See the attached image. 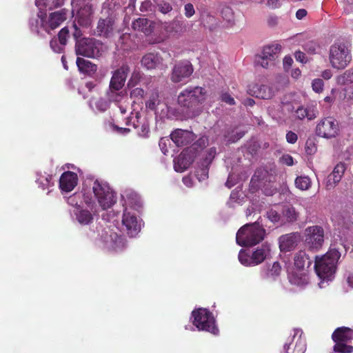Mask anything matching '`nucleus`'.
Segmentation results:
<instances>
[{"mask_svg":"<svg viewBox=\"0 0 353 353\" xmlns=\"http://www.w3.org/2000/svg\"><path fill=\"white\" fill-rule=\"evenodd\" d=\"M336 81L341 85L353 82V69L348 70L343 74L337 77Z\"/></svg>","mask_w":353,"mask_h":353,"instance_id":"3c124183","label":"nucleus"},{"mask_svg":"<svg viewBox=\"0 0 353 353\" xmlns=\"http://www.w3.org/2000/svg\"><path fill=\"white\" fill-rule=\"evenodd\" d=\"M114 30V21L111 17L100 19L97 26V34L106 38L113 36Z\"/></svg>","mask_w":353,"mask_h":353,"instance_id":"bb28decb","label":"nucleus"},{"mask_svg":"<svg viewBox=\"0 0 353 353\" xmlns=\"http://www.w3.org/2000/svg\"><path fill=\"white\" fill-rule=\"evenodd\" d=\"M35 182L38 187L43 190L48 189L54 185L52 176L46 172H37Z\"/></svg>","mask_w":353,"mask_h":353,"instance_id":"f704fd0d","label":"nucleus"},{"mask_svg":"<svg viewBox=\"0 0 353 353\" xmlns=\"http://www.w3.org/2000/svg\"><path fill=\"white\" fill-rule=\"evenodd\" d=\"M303 48L307 52L314 54L319 48V45L314 41H310L304 45Z\"/></svg>","mask_w":353,"mask_h":353,"instance_id":"6e6d98bb","label":"nucleus"},{"mask_svg":"<svg viewBox=\"0 0 353 353\" xmlns=\"http://www.w3.org/2000/svg\"><path fill=\"white\" fill-rule=\"evenodd\" d=\"M216 154V150L215 148H212L208 151V154L204 159L203 163L206 164L207 165H209L211 162L212 161L213 159L214 158L215 155Z\"/></svg>","mask_w":353,"mask_h":353,"instance_id":"e2e57ef3","label":"nucleus"},{"mask_svg":"<svg viewBox=\"0 0 353 353\" xmlns=\"http://www.w3.org/2000/svg\"><path fill=\"white\" fill-rule=\"evenodd\" d=\"M267 218L269 221L277 225H283V221L282 213H280L274 209H270L267 212Z\"/></svg>","mask_w":353,"mask_h":353,"instance_id":"c03bdc74","label":"nucleus"},{"mask_svg":"<svg viewBox=\"0 0 353 353\" xmlns=\"http://www.w3.org/2000/svg\"><path fill=\"white\" fill-rule=\"evenodd\" d=\"M121 203L123 210L138 211L142 205L139 195L132 190H126L121 194Z\"/></svg>","mask_w":353,"mask_h":353,"instance_id":"6ab92c4d","label":"nucleus"},{"mask_svg":"<svg viewBox=\"0 0 353 353\" xmlns=\"http://www.w3.org/2000/svg\"><path fill=\"white\" fill-rule=\"evenodd\" d=\"M250 95L255 96L257 98L263 99H269L274 96L273 89L268 85H250L248 90Z\"/></svg>","mask_w":353,"mask_h":353,"instance_id":"cd10ccee","label":"nucleus"},{"mask_svg":"<svg viewBox=\"0 0 353 353\" xmlns=\"http://www.w3.org/2000/svg\"><path fill=\"white\" fill-rule=\"evenodd\" d=\"M340 257L341 253L335 248H330L324 255L316 257L314 269L320 279V288H325L334 279Z\"/></svg>","mask_w":353,"mask_h":353,"instance_id":"f03ea898","label":"nucleus"},{"mask_svg":"<svg viewBox=\"0 0 353 353\" xmlns=\"http://www.w3.org/2000/svg\"><path fill=\"white\" fill-rule=\"evenodd\" d=\"M158 7L159 11L163 14H167L172 10L171 5L167 2H163L161 3H159L158 5Z\"/></svg>","mask_w":353,"mask_h":353,"instance_id":"69168bd1","label":"nucleus"},{"mask_svg":"<svg viewBox=\"0 0 353 353\" xmlns=\"http://www.w3.org/2000/svg\"><path fill=\"white\" fill-rule=\"evenodd\" d=\"M110 105V101L109 98H99L97 99H92L89 101L90 108L99 112H105L109 108Z\"/></svg>","mask_w":353,"mask_h":353,"instance_id":"e433bc0d","label":"nucleus"},{"mask_svg":"<svg viewBox=\"0 0 353 353\" xmlns=\"http://www.w3.org/2000/svg\"><path fill=\"white\" fill-rule=\"evenodd\" d=\"M281 271V266L277 261L274 262L272 265H268L263 268L261 271V276L264 279L270 280H276L279 276Z\"/></svg>","mask_w":353,"mask_h":353,"instance_id":"473e14b6","label":"nucleus"},{"mask_svg":"<svg viewBox=\"0 0 353 353\" xmlns=\"http://www.w3.org/2000/svg\"><path fill=\"white\" fill-rule=\"evenodd\" d=\"M301 241V234L292 232L282 235L279 239V248L281 252H289L296 248Z\"/></svg>","mask_w":353,"mask_h":353,"instance_id":"4be33fe9","label":"nucleus"},{"mask_svg":"<svg viewBox=\"0 0 353 353\" xmlns=\"http://www.w3.org/2000/svg\"><path fill=\"white\" fill-rule=\"evenodd\" d=\"M64 0H36L35 4L39 11L32 16L29 21V26L31 31L37 35L44 37L49 34V29L47 24V15L42 10V7L51 9L52 7H59L63 4Z\"/></svg>","mask_w":353,"mask_h":353,"instance_id":"7ed1b4c3","label":"nucleus"},{"mask_svg":"<svg viewBox=\"0 0 353 353\" xmlns=\"http://www.w3.org/2000/svg\"><path fill=\"white\" fill-rule=\"evenodd\" d=\"M107 97L111 102L119 103L123 99L126 98L125 93L123 91L116 90L114 89H109L107 92Z\"/></svg>","mask_w":353,"mask_h":353,"instance_id":"a18cd8bd","label":"nucleus"},{"mask_svg":"<svg viewBox=\"0 0 353 353\" xmlns=\"http://www.w3.org/2000/svg\"><path fill=\"white\" fill-rule=\"evenodd\" d=\"M161 58L156 54L148 53L143 57L141 65L148 70L154 69L161 67Z\"/></svg>","mask_w":353,"mask_h":353,"instance_id":"2f4dec72","label":"nucleus"},{"mask_svg":"<svg viewBox=\"0 0 353 353\" xmlns=\"http://www.w3.org/2000/svg\"><path fill=\"white\" fill-rule=\"evenodd\" d=\"M142 119H147V117L139 112L132 113L128 119L126 124L132 125L134 129L137 130L141 125V121L142 122Z\"/></svg>","mask_w":353,"mask_h":353,"instance_id":"49530a36","label":"nucleus"},{"mask_svg":"<svg viewBox=\"0 0 353 353\" xmlns=\"http://www.w3.org/2000/svg\"><path fill=\"white\" fill-rule=\"evenodd\" d=\"M329 60L332 68L337 70L345 68L352 60L348 43L343 41H336L330 48Z\"/></svg>","mask_w":353,"mask_h":353,"instance_id":"0eeeda50","label":"nucleus"},{"mask_svg":"<svg viewBox=\"0 0 353 353\" xmlns=\"http://www.w3.org/2000/svg\"><path fill=\"white\" fill-rule=\"evenodd\" d=\"M103 48V43L94 38H83L76 43L75 50L77 55L97 58L101 54Z\"/></svg>","mask_w":353,"mask_h":353,"instance_id":"9b49d317","label":"nucleus"},{"mask_svg":"<svg viewBox=\"0 0 353 353\" xmlns=\"http://www.w3.org/2000/svg\"><path fill=\"white\" fill-rule=\"evenodd\" d=\"M130 71L127 65H123L114 71L112 74L109 89L120 90L124 85L127 75Z\"/></svg>","mask_w":353,"mask_h":353,"instance_id":"5701e85b","label":"nucleus"},{"mask_svg":"<svg viewBox=\"0 0 353 353\" xmlns=\"http://www.w3.org/2000/svg\"><path fill=\"white\" fill-rule=\"evenodd\" d=\"M190 319L199 331L208 332L214 335L219 332L213 314L206 308L194 309Z\"/></svg>","mask_w":353,"mask_h":353,"instance_id":"1a4fd4ad","label":"nucleus"},{"mask_svg":"<svg viewBox=\"0 0 353 353\" xmlns=\"http://www.w3.org/2000/svg\"><path fill=\"white\" fill-rule=\"evenodd\" d=\"M280 161L283 164H285L288 166H292L294 165L293 157L288 154H283L281 157Z\"/></svg>","mask_w":353,"mask_h":353,"instance_id":"0e129e2a","label":"nucleus"},{"mask_svg":"<svg viewBox=\"0 0 353 353\" xmlns=\"http://www.w3.org/2000/svg\"><path fill=\"white\" fill-rule=\"evenodd\" d=\"M335 345L333 347L334 353H352L353 346L348 345L353 339V330L341 327L335 330L332 335Z\"/></svg>","mask_w":353,"mask_h":353,"instance_id":"9d476101","label":"nucleus"},{"mask_svg":"<svg viewBox=\"0 0 353 353\" xmlns=\"http://www.w3.org/2000/svg\"><path fill=\"white\" fill-rule=\"evenodd\" d=\"M165 30L172 34H180L185 30L184 23L179 20H174L165 26Z\"/></svg>","mask_w":353,"mask_h":353,"instance_id":"4c0bfd02","label":"nucleus"},{"mask_svg":"<svg viewBox=\"0 0 353 353\" xmlns=\"http://www.w3.org/2000/svg\"><path fill=\"white\" fill-rule=\"evenodd\" d=\"M95 201L103 210L112 208L117 202V194L110 185L103 180H88L83 185L81 192H76L67 198V203L74 208L82 207L94 209Z\"/></svg>","mask_w":353,"mask_h":353,"instance_id":"f257e3e1","label":"nucleus"},{"mask_svg":"<svg viewBox=\"0 0 353 353\" xmlns=\"http://www.w3.org/2000/svg\"><path fill=\"white\" fill-rule=\"evenodd\" d=\"M207 98L205 88L199 86L188 87L178 96V103L190 112L194 113L197 106Z\"/></svg>","mask_w":353,"mask_h":353,"instance_id":"6e6552de","label":"nucleus"},{"mask_svg":"<svg viewBox=\"0 0 353 353\" xmlns=\"http://www.w3.org/2000/svg\"><path fill=\"white\" fill-rule=\"evenodd\" d=\"M208 166L203 163L201 166L196 169L195 174L199 181H203L208 178Z\"/></svg>","mask_w":353,"mask_h":353,"instance_id":"8fccbe9b","label":"nucleus"},{"mask_svg":"<svg viewBox=\"0 0 353 353\" xmlns=\"http://www.w3.org/2000/svg\"><path fill=\"white\" fill-rule=\"evenodd\" d=\"M144 96V90L141 88H136L131 90L130 97L134 100L141 99Z\"/></svg>","mask_w":353,"mask_h":353,"instance_id":"680f3d73","label":"nucleus"},{"mask_svg":"<svg viewBox=\"0 0 353 353\" xmlns=\"http://www.w3.org/2000/svg\"><path fill=\"white\" fill-rule=\"evenodd\" d=\"M101 208L97 201H95V207L94 209L88 208L89 209L83 207H77L74 208L71 212L70 216L72 221L81 226L90 225L92 224L94 219V216L98 212V208Z\"/></svg>","mask_w":353,"mask_h":353,"instance_id":"4468645a","label":"nucleus"},{"mask_svg":"<svg viewBox=\"0 0 353 353\" xmlns=\"http://www.w3.org/2000/svg\"><path fill=\"white\" fill-rule=\"evenodd\" d=\"M323 81L321 79H316L312 81V87L315 92H321L323 90Z\"/></svg>","mask_w":353,"mask_h":353,"instance_id":"052dcab7","label":"nucleus"},{"mask_svg":"<svg viewBox=\"0 0 353 353\" xmlns=\"http://www.w3.org/2000/svg\"><path fill=\"white\" fill-rule=\"evenodd\" d=\"M160 101H161V97L159 96L157 91L153 92L146 101L145 107L148 110L155 112Z\"/></svg>","mask_w":353,"mask_h":353,"instance_id":"a19ab883","label":"nucleus"},{"mask_svg":"<svg viewBox=\"0 0 353 353\" xmlns=\"http://www.w3.org/2000/svg\"><path fill=\"white\" fill-rule=\"evenodd\" d=\"M171 139L176 146H183L191 143L195 138L191 131L177 129L170 134Z\"/></svg>","mask_w":353,"mask_h":353,"instance_id":"a878e982","label":"nucleus"},{"mask_svg":"<svg viewBox=\"0 0 353 353\" xmlns=\"http://www.w3.org/2000/svg\"><path fill=\"white\" fill-rule=\"evenodd\" d=\"M345 170L346 165L344 163H339L336 165L333 171L327 177L325 187L327 190L334 188L339 183Z\"/></svg>","mask_w":353,"mask_h":353,"instance_id":"393cba45","label":"nucleus"},{"mask_svg":"<svg viewBox=\"0 0 353 353\" xmlns=\"http://www.w3.org/2000/svg\"><path fill=\"white\" fill-rule=\"evenodd\" d=\"M142 220L136 212L123 210L121 217V230L130 237H135L141 231Z\"/></svg>","mask_w":353,"mask_h":353,"instance_id":"ddd939ff","label":"nucleus"},{"mask_svg":"<svg viewBox=\"0 0 353 353\" xmlns=\"http://www.w3.org/2000/svg\"><path fill=\"white\" fill-rule=\"evenodd\" d=\"M271 245L267 242L252 250L241 249L238 259L241 265L254 267L261 264L271 256Z\"/></svg>","mask_w":353,"mask_h":353,"instance_id":"423d86ee","label":"nucleus"},{"mask_svg":"<svg viewBox=\"0 0 353 353\" xmlns=\"http://www.w3.org/2000/svg\"><path fill=\"white\" fill-rule=\"evenodd\" d=\"M78 183V176L70 171L63 172L59 179V188L62 192H71Z\"/></svg>","mask_w":353,"mask_h":353,"instance_id":"b1692460","label":"nucleus"},{"mask_svg":"<svg viewBox=\"0 0 353 353\" xmlns=\"http://www.w3.org/2000/svg\"><path fill=\"white\" fill-rule=\"evenodd\" d=\"M302 333L300 329L293 330V334L283 345L282 353H305L306 343L305 339L302 338Z\"/></svg>","mask_w":353,"mask_h":353,"instance_id":"dca6fc26","label":"nucleus"},{"mask_svg":"<svg viewBox=\"0 0 353 353\" xmlns=\"http://www.w3.org/2000/svg\"><path fill=\"white\" fill-rule=\"evenodd\" d=\"M132 27L134 30L150 34L154 29V23L145 18H139L132 22Z\"/></svg>","mask_w":353,"mask_h":353,"instance_id":"7c9ffc66","label":"nucleus"},{"mask_svg":"<svg viewBox=\"0 0 353 353\" xmlns=\"http://www.w3.org/2000/svg\"><path fill=\"white\" fill-rule=\"evenodd\" d=\"M168 105L166 103H165L161 97V101L159 103L157 108L155 111V114L157 116L159 117L161 119H165V116H167L168 114L165 113V110H167Z\"/></svg>","mask_w":353,"mask_h":353,"instance_id":"603ef678","label":"nucleus"},{"mask_svg":"<svg viewBox=\"0 0 353 353\" xmlns=\"http://www.w3.org/2000/svg\"><path fill=\"white\" fill-rule=\"evenodd\" d=\"M77 65L81 72L88 74H92L94 73L97 69V67L95 64L81 57H77Z\"/></svg>","mask_w":353,"mask_h":353,"instance_id":"c9c22d12","label":"nucleus"},{"mask_svg":"<svg viewBox=\"0 0 353 353\" xmlns=\"http://www.w3.org/2000/svg\"><path fill=\"white\" fill-rule=\"evenodd\" d=\"M192 149L184 150L177 157L174 159V169L177 172H183L186 170L194 161Z\"/></svg>","mask_w":353,"mask_h":353,"instance_id":"412c9836","label":"nucleus"},{"mask_svg":"<svg viewBox=\"0 0 353 353\" xmlns=\"http://www.w3.org/2000/svg\"><path fill=\"white\" fill-rule=\"evenodd\" d=\"M339 132V123L332 117L321 119L316 126V135L327 139L336 137Z\"/></svg>","mask_w":353,"mask_h":353,"instance_id":"2eb2a0df","label":"nucleus"},{"mask_svg":"<svg viewBox=\"0 0 353 353\" xmlns=\"http://www.w3.org/2000/svg\"><path fill=\"white\" fill-rule=\"evenodd\" d=\"M204 26L208 27L210 30L214 29L217 26V21L214 16L208 14L205 18H203Z\"/></svg>","mask_w":353,"mask_h":353,"instance_id":"864d4df0","label":"nucleus"},{"mask_svg":"<svg viewBox=\"0 0 353 353\" xmlns=\"http://www.w3.org/2000/svg\"><path fill=\"white\" fill-rule=\"evenodd\" d=\"M261 55L274 63L275 54L271 48L269 47V46H265L263 48Z\"/></svg>","mask_w":353,"mask_h":353,"instance_id":"5fc2aeb1","label":"nucleus"},{"mask_svg":"<svg viewBox=\"0 0 353 353\" xmlns=\"http://www.w3.org/2000/svg\"><path fill=\"white\" fill-rule=\"evenodd\" d=\"M50 47L54 52L61 53L64 48V46L59 43V40L56 38L50 41Z\"/></svg>","mask_w":353,"mask_h":353,"instance_id":"4d7b16f0","label":"nucleus"},{"mask_svg":"<svg viewBox=\"0 0 353 353\" xmlns=\"http://www.w3.org/2000/svg\"><path fill=\"white\" fill-rule=\"evenodd\" d=\"M165 110V113H167L168 115L165 116V118L174 119L178 117V112L175 108L168 106V109Z\"/></svg>","mask_w":353,"mask_h":353,"instance_id":"338daca9","label":"nucleus"},{"mask_svg":"<svg viewBox=\"0 0 353 353\" xmlns=\"http://www.w3.org/2000/svg\"><path fill=\"white\" fill-rule=\"evenodd\" d=\"M312 261L308 257L303 251H300L295 254L294 270H307L312 264Z\"/></svg>","mask_w":353,"mask_h":353,"instance_id":"72a5a7b5","label":"nucleus"},{"mask_svg":"<svg viewBox=\"0 0 353 353\" xmlns=\"http://www.w3.org/2000/svg\"><path fill=\"white\" fill-rule=\"evenodd\" d=\"M255 62L257 65H261L263 68H268L269 66L274 64L272 62H270V61L265 59V57H263L261 55L256 56Z\"/></svg>","mask_w":353,"mask_h":353,"instance_id":"13d9d810","label":"nucleus"},{"mask_svg":"<svg viewBox=\"0 0 353 353\" xmlns=\"http://www.w3.org/2000/svg\"><path fill=\"white\" fill-rule=\"evenodd\" d=\"M294 183L296 188L303 191L311 187L312 181L310 177L307 176H299L296 178Z\"/></svg>","mask_w":353,"mask_h":353,"instance_id":"37998d69","label":"nucleus"},{"mask_svg":"<svg viewBox=\"0 0 353 353\" xmlns=\"http://www.w3.org/2000/svg\"><path fill=\"white\" fill-rule=\"evenodd\" d=\"M90 237L101 243L104 248L110 252L119 253L127 248V241L122 235L117 234L110 228H104L96 234L93 232Z\"/></svg>","mask_w":353,"mask_h":353,"instance_id":"20e7f679","label":"nucleus"},{"mask_svg":"<svg viewBox=\"0 0 353 353\" xmlns=\"http://www.w3.org/2000/svg\"><path fill=\"white\" fill-rule=\"evenodd\" d=\"M69 34V30L67 28H62L58 34V40L59 43H61L64 46L66 45L67 43V38Z\"/></svg>","mask_w":353,"mask_h":353,"instance_id":"bf43d9fd","label":"nucleus"},{"mask_svg":"<svg viewBox=\"0 0 353 353\" xmlns=\"http://www.w3.org/2000/svg\"><path fill=\"white\" fill-rule=\"evenodd\" d=\"M66 19V12L64 10H60L54 12H51L47 16V24L49 29V34L50 30L58 28Z\"/></svg>","mask_w":353,"mask_h":353,"instance_id":"c756f323","label":"nucleus"},{"mask_svg":"<svg viewBox=\"0 0 353 353\" xmlns=\"http://www.w3.org/2000/svg\"><path fill=\"white\" fill-rule=\"evenodd\" d=\"M283 225L287 223H293L297 220L298 213L294 208L285 206L281 210Z\"/></svg>","mask_w":353,"mask_h":353,"instance_id":"58836bf2","label":"nucleus"},{"mask_svg":"<svg viewBox=\"0 0 353 353\" xmlns=\"http://www.w3.org/2000/svg\"><path fill=\"white\" fill-rule=\"evenodd\" d=\"M141 126L137 130V132L140 137L148 138L150 134V126L148 119H142Z\"/></svg>","mask_w":353,"mask_h":353,"instance_id":"09e8293b","label":"nucleus"},{"mask_svg":"<svg viewBox=\"0 0 353 353\" xmlns=\"http://www.w3.org/2000/svg\"><path fill=\"white\" fill-rule=\"evenodd\" d=\"M305 244L312 250L319 249L324 242V230L319 225L309 226L304 230Z\"/></svg>","mask_w":353,"mask_h":353,"instance_id":"a211bd4d","label":"nucleus"},{"mask_svg":"<svg viewBox=\"0 0 353 353\" xmlns=\"http://www.w3.org/2000/svg\"><path fill=\"white\" fill-rule=\"evenodd\" d=\"M283 109L288 113H292L294 118L300 120H303L305 118L308 120H312L319 114L316 106L313 104L306 106L301 105L295 109L292 104L286 103L283 105Z\"/></svg>","mask_w":353,"mask_h":353,"instance_id":"f3484780","label":"nucleus"},{"mask_svg":"<svg viewBox=\"0 0 353 353\" xmlns=\"http://www.w3.org/2000/svg\"><path fill=\"white\" fill-rule=\"evenodd\" d=\"M251 181L252 183L259 182L261 183L266 181H270L268 171L262 168L256 170L252 177Z\"/></svg>","mask_w":353,"mask_h":353,"instance_id":"79ce46f5","label":"nucleus"},{"mask_svg":"<svg viewBox=\"0 0 353 353\" xmlns=\"http://www.w3.org/2000/svg\"><path fill=\"white\" fill-rule=\"evenodd\" d=\"M193 72L192 64L187 61L176 64L172 70L171 79L175 83L186 81Z\"/></svg>","mask_w":353,"mask_h":353,"instance_id":"aec40b11","label":"nucleus"},{"mask_svg":"<svg viewBox=\"0 0 353 353\" xmlns=\"http://www.w3.org/2000/svg\"><path fill=\"white\" fill-rule=\"evenodd\" d=\"M85 0H71L72 12H77L75 23L83 28H88L92 22V8Z\"/></svg>","mask_w":353,"mask_h":353,"instance_id":"f8f14e48","label":"nucleus"},{"mask_svg":"<svg viewBox=\"0 0 353 353\" xmlns=\"http://www.w3.org/2000/svg\"><path fill=\"white\" fill-rule=\"evenodd\" d=\"M245 134V131L238 128L228 130L224 135L226 143H235L241 139Z\"/></svg>","mask_w":353,"mask_h":353,"instance_id":"ea45409f","label":"nucleus"},{"mask_svg":"<svg viewBox=\"0 0 353 353\" xmlns=\"http://www.w3.org/2000/svg\"><path fill=\"white\" fill-rule=\"evenodd\" d=\"M222 17L227 23L228 26H232L234 23V12L232 8L225 7L221 11Z\"/></svg>","mask_w":353,"mask_h":353,"instance_id":"de8ad7c7","label":"nucleus"},{"mask_svg":"<svg viewBox=\"0 0 353 353\" xmlns=\"http://www.w3.org/2000/svg\"><path fill=\"white\" fill-rule=\"evenodd\" d=\"M298 136L296 133L288 131L286 134V141L290 144H294L297 141Z\"/></svg>","mask_w":353,"mask_h":353,"instance_id":"774afa93","label":"nucleus"},{"mask_svg":"<svg viewBox=\"0 0 353 353\" xmlns=\"http://www.w3.org/2000/svg\"><path fill=\"white\" fill-rule=\"evenodd\" d=\"M289 282L299 288H303L307 285L309 277L307 270H292L288 274Z\"/></svg>","mask_w":353,"mask_h":353,"instance_id":"c85d7f7f","label":"nucleus"},{"mask_svg":"<svg viewBox=\"0 0 353 353\" xmlns=\"http://www.w3.org/2000/svg\"><path fill=\"white\" fill-rule=\"evenodd\" d=\"M265 236V229L258 222H255L241 227L236 233V241L241 246H252L262 241Z\"/></svg>","mask_w":353,"mask_h":353,"instance_id":"39448f33","label":"nucleus"}]
</instances>
